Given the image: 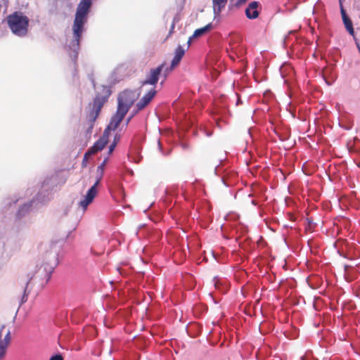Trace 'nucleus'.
I'll list each match as a JSON object with an SVG mask.
<instances>
[{
    "label": "nucleus",
    "instance_id": "nucleus-1",
    "mask_svg": "<svg viewBox=\"0 0 360 360\" xmlns=\"http://www.w3.org/2000/svg\"><path fill=\"white\" fill-rule=\"evenodd\" d=\"M92 0H82L78 5L73 25L74 40L70 45V48L74 51L79 49V42L84 25L86 22L87 14L91 7Z\"/></svg>",
    "mask_w": 360,
    "mask_h": 360
},
{
    "label": "nucleus",
    "instance_id": "nucleus-2",
    "mask_svg": "<svg viewBox=\"0 0 360 360\" xmlns=\"http://www.w3.org/2000/svg\"><path fill=\"white\" fill-rule=\"evenodd\" d=\"M28 18L21 13H15L8 18V25L13 33L18 36H24L27 32Z\"/></svg>",
    "mask_w": 360,
    "mask_h": 360
},
{
    "label": "nucleus",
    "instance_id": "nucleus-3",
    "mask_svg": "<svg viewBox=\"0 0 360 360\" xmlns=\"http://www.w3.org/2000/svg\"><path fill=\"white\" fill-rule=\"evenodd\" d=\"M139 93L135 91H124L118 97V110H124L127 113L129 108L139 97Z\"/></svg>",
    "mask_w": 360,
    "mask_h": 360
},
{
    "label": "nucleus",
    "instance_id": "nucleus-4",
    "mask_svg": "<svg viewBox=\"0 0 360 360\" xmlns=\"http://www.w3.org/2000/svg\"><path fill=\"white\" fill-rule=\"evenodd\" d=\"M11 341V332L5 326H0V359L4 358Z\"/></svg>",
    "mask_w": 360,
    "mask_h": 360
},
{
    "label": "nucleus",
    "instance_id": "nucleus-5",
    "mask_svg": "<svg viewBox=\"0 0 360 360\" xmlns=\"http://www.w3.org/2000/svg\"><path fill=\"white\" fill-rule=\"evenodd\" d=\"M162 65H160L156 68L151 69L145 81L143 82L141 91H143L146 85H150L155 89L156 84L158 81L160 74L162 71Z\"/></svg>",
    "mask_w": 360,
    "mask_h": 360
},
{
    "label": "nucleus",
    "instance_id": "nucleus-6",
    "mask_svg": "<svg viewBox=\"0 0 360 360\" xmlns=\"http://www.w3.org/2000/svg\"><path fill=\"white\" fill-rule=\"evenodd\" d=\"M98 184V181H96L95 184L88 190L86 194L80 200L79 205L82 208L83 211L86 210L88 205L91 203L94 198L97 194L96 186Z\"/></svg>",
    "mask_w": 360,
    "mask_h": 360
},
{
    "label": "nucleus",
    "instance_id": "nucleus-7",
    "mask_svg": "<svg viewBox=\"0 0 360 360\" xmlns=\"http://www.w3.org/2000/svg\"><path fill=\"white\" fill-rule=\"evenodd\" d=\"M125 115L124 110L117 109L116 114L111 118L110 122L105 131H108V134H110V131H115L120 125Z\"/></svg>",
    "mask_w": 360,
    "mask_h": 360
},
{
    "label": "nucleus",
    "instance_id": "nucleus-8",
    "mask_svg": "<svg viewBox=\"0 0 360 360\" xmlns=\"http://www.w3.org/2000/svg\"><path fill=\"white\" fill-rule=\"evenodd\" d=\"M109 134L108 131H104L103 136L90 148V153H96L101 150L108 141Z\"/></svg>",
    "mask_w": 360,
    "mask_h": 360
},
{
    "label": "nucleus",
    "instance_id": "nucleus-9",
    "mask_svg": "<svg viewBox=\"0 0 360 360\" xmlns=\"http://www.w3.org/2000/svg\"><path fill=\"white\" fill-rule=\"evenodd\" d=\"M156 94L154 87H150L146 95L143 96L141 101L136 104L138 110H142L153 99Z\"/></svg>",
    "mask_w": 360,
    "mask_h": 360
},
{
    "label": "nucleus",
    "instance_id": "nucleus-10",
    "mask_svg": "<svg viewBox=\"0 0 360 360\" xmlns=\"http://www.w3.org/2000/svg\"><path fill=\"white\" fill-rule=\"evenodd\" d=\"M340 2V13L342 18V21L344 22V25L345 26V28L348 31V32L354 36V31L352 26V22L350 20V19L348 18V16L346 14V12L345 9L343 8L342 0H339Z\"/></svg>",
    "mask_w": 360,
    "mask_h": 360
},
{
    "label": "nucleus",
    "instance_id": "nucleus-11",
    "mask_svg": "<svg viewBox=\"0 0 360 360\" xmlns=\"http://www.w3.org/2000/svg\"><path fill=\"white\" fill-rule=\"evenodd\" d=\"M105 91V95L104 96H96L94 101L93 108L96 111V113L98 114L103 107V104L107 100L108 96H109V90L107 88H104Z\"/></svg>",
    "mask_w": 360,
    "mask_h": 360
},
{
    "label": "nucleus",
    "instance_id": "nucleus-12",
    "mask_svg": "<svg viewBox=\"0 0 360 360\" xmlns=\"http://www.w3.org/2000/svg\"><path fill=\"white\" fill-rule=\"evenodd\" d=\"M258 6L259 3L257 1H252L248 5L245 10V14L249 19H255L258 17Z\"/></svg>",
    "mask_w": 360,
    "mask_h": 360
},
{
    "label": "nucleus",
    "instance_id": "nucleus-13",
    "mask_svg": "<svg viewBox=\"0 0 360 360\" xmlns=\"http://www.w3.org/2000/svg\"><path fill=\"white\" fill-rule=\"evenodd\" d=\"M212 29V24L209 23L203 27L195 30L193 34L192 35V37H191L188 39V44H190L193 39L198 38L200 36L205 34L206 33L210 32Z\"/></svg>",
    "mask_w": 360,
    "mask_h": 360
},
{
    "label": "nucleus",
    "instance_id": "nucleus-14",
    "mask_svg": "<svg viewBox=\"0 0 360 360\" xmlns=\"http://www.w3.org/2000/svg\"><path fill=\"white\" fill-rule=\"evenodd\" d=\"M227 0H212L214 18L218 17L222 9L225 7Z\"/></svg>",
    "mask_w": 360,
    "mask_h": 360
},
{
    "label": "nucleus",
    "instance_id": "nucleus-15",
    "mask_svg": "<svg viewBox=\"0 0 360 360\" xmlns=\"http://www.w3.org/2000/svg\"><path fill=\"white\" fill-rule=\"evenodd\" d=\"M185 53L184 49L181 46H178L175 51L174 56L172 60L171 68L170 69H173L176 67L180 62L181 59L184 56Z\"/></svg>",
    "mask_w": 360,
    "mask_h": 360
},
{
    "label": "nucleus",
    "instance_id": "nucleus-16",
    "mask_svg": "<svg viewBox=\"0 0 360 360\" xmlns=\"http://www.w3.org/2000/svg\"><path fill=\"white\" fill-rule=\"evenodd\" d=\"M107 161H108V158H105L103 162L97 168L98 178H97L96 181H98V183L100 182L101 179L103 176L104 167H105Z\"/></svg>",
    "mask_w": 360,
    "mask_h": 360
},
{
    "label": "nucleus",
    "instance_id": "nucleus-17",
    "mask_svg": "<svg viewBox=\"0 0 360 360\" xmlns=\"http://www.w3.org/2000/svg\"><path fill=\"white\" fill-rule=\"evenodd\" d=\"M27 285H26L25 290H24V293H23V295L22 297V299H21V304L25 303L27 300V295H28V293L27 292Z\"/></svg>",
    "mask_w": 360,
    "mask_h": 360
},
{
    "label": "nucleus",
    "instance_id": "nucleus-18",
    "mask_svg": "<svg viewBox=\"0 0 360 360\" xmlns=\"http://www.w3.org/2000/svg\"><path fill=\"white\" fill-rule=\"evenodd\" d=\"M94 153H90V149L84 154V158H83V164L84 165L90 155H93Z\"/></svg>",
    "mask_w": 360,
    "mask_h": 360
},
{
    "label": "nucleus",
    "instance_id": "nucleus-19",
    "mask_svg": "<svg viewBox=\"0 0 360 360\" xmlns=\"http://www.w3.org/2000/svg\"><path fill=\"white\" fill-rule=\"evenodd\" d=\"M121 134L119 133H117L114 136L113 143L117 144L119 141L120 140Z\"/></svg>",
    "mask_w": 360,
    "mask_h": 360
},
{
    "label": "nucleus",
    "instance_id": "nucleus-20",
    "mask_svg": "<svg viewBox=\"0 0 360 360\" xmlns=\"http://www.w3.org/2000/svg\"><path fill=\"white\" fill-rule=\"evenodd\" d=\"M49 360H63V358L60 354H56L51 356Z\"/></svg>",
    "mask_w": 360,
    "mask_h": 360
},
{
    "label": "nucleus",
    "instance_id": "nucleus-21",
    "mask_svg": "<svg viewBox=\"0 0 360 360\" xmlns=\"http://www.w3.org/2000/svg\"><path fill=\"white\" fill-rule=\"evenodd\" d=\"M117 144L112 143L111 145L109 147L108 150V154H111L112 151L114 150L115 148L116 147Z\"/></svg>",
    "mask_w": 360,
    "mask_h": 360
},
{
    "label": "nucleus",
    "instance_id": "nucleus-22",
    "mask_svg": "<svg viewBox=\"0 0 360 360\" xmlns=\"http://www.w3.org/2000/svg\"><path fill=\"white\" fill-rule=\"evenodd\" d=\"M130 119H131V118L127 119V121L126 125H127V124H128V123H129V121H130Z\"/></svg>",
    "mask_w": 360,
    "mask_h": 360
},
{
    "label": "nucleus",
    "instance_id": "nucleus-23",
    "mask_svg": "<svg viewBox=\"0 0 360 360\" xmlns=\"http://www.w3.org/2000/svg\"><path fill=\"white\" fill-rule=\"evenodd\" d=\"M326 82L327 83L328 85H331V83H330V82H328L327 81H326Z\"/></svg>",
    "mask_w": 360,
    "mask_h": 360
}]
</instances>
